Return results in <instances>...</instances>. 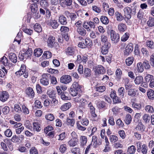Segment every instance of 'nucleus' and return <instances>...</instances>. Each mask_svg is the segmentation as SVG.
I'll use <instances>...</instances> for the list:
<instances>
[{"instance_id": "63", "label": "nucleus", "mask_w": 154, "mask_h": 154, "mask_svg": "<svg viewBox=\"0 0 154 154\" xmlns=\"http://www.w3.org/2000/svg\"><path fill=\"white\" fill-rule=\"evenodd\" d=\"M96 88L97 91L99 92H102L105 90L106 88L105 86L103 85L99 87H96Z\"/></svg>"}, {"instance_id": "16", "label": "nucleus", "mask_w": 154, "mask_h": 154, "mask_svg": "<svg viewBox=\"0 0 154 154\" xmlns=\"http://www.w3.org/2000/svg\"><path fill=\"white\" fill-rule=\"evenodd\" d=\"M8 56L10 60L13 63H15L17 61V57L14 53H11Z\"/></svg>"}, {"instance_id": "44", "label": "nucleus", "mask_w": 154, "mask_h": 154, "mask_svg": "<svg viewBox=\"0 0 154 154\" xmlns=\"http://www.w3.org/2000/svg\"><path fill=\"white\" fill-rule=\"evenodd\" d=\"M101 41L102 43H104V44L106 43H109L108 42L107 37L104 34H102L101 35Z\"/></svg>"}, {"instance_id": "18", "label": "nucleus", "mask_w": 154, "mask_h": 154, "mask_svg": "<svg viewBox=\"0 0 154 154\" xmlns=\"http://www.w3.org/2000/svg\"><path fill=\"white\" fill-rule=\"evenodd\" d=\"M116 79L117 80H120L122 75V71L120 68H117L116 71Z\"/></svg>"}, {"instance_id": "64", "label": "nucleus", "mask_w": 154, "mask_h": 154, "mask_svg": "<svg viewBox=\"0 0 154 154\" xmlns=\"http://www.w3.org/2000/svg\"><path fill=\"white\" fill-rule=\"evenodd\" d=\"M30 154H38V152L37 149L35 147H32L29 150Z\"/></svg>"}, {"instance_id": "4", "label": "nucleus", "mask_w": 154, "mask_h": 154, "mask_svg": "<svg viewBox=\"0 0 154 154\" xmlns=\"http://www.w3.org/2000/svg\"><path fill=\"white\" fill-rule=\"evenodd\" d=\"M83 26L88 31H90L91 28L94 29L95 27V25L93 22L91 21L89 22L86 21L84 23Z\"/></svg>"}, {"instance_id": "55", "label": "nucleus", "mask_w": 154, "mask_h": 154, "mask_svg": "<svg viewBox=\"0 0 154 154\" xmlns=\"http://www.w3.org/2000/svg\"><path fill=\"white\" fill-rule=\"evenodd\" d=\"M72 88H73L76 90L79 91L80 88V87L78 83L77 82H74L73 83L71 87Z\"/></svg>"}, {"instance_id": "50", "label": "nucleus", "mask_w": 154, "mask_h": 154, "mask_svg": "<svg viewBox=\"0 0 154 154\" xmlns=\"http://www.w3.org/2000/svg\"><path fill=\"white\" fill-rule=\"evenodd\" d=\"M91 74V70L88 68H85L84 71V74L86 77H89Z\"/></svg>"}, {"instance_id": "49", "label": "nucleus", "mask_w": 154, "mask_h": 154, "mask_svg": "<svg viewBox=\"0 0 154 154\" xmlns=\"http://www.w3.org/2000/svg\"><path fill=\"white\" fill-rule=\"evenodd\" d=\"M153 79V76L152 75H150L149 74L147 75L145 78V80L147 83H149L150 81H151L152 80V79Z\"/></svg>"}, {"instance_id": "53", "label": "nucleus", "mask_w": 154, "mask_h": 154, "mask_svg": "<svg viewBox=\"0 0 154 154\" xmlns=\"http://www.w3.org/2000/svg\"><path fill=\"white\" fill-rule=\"evenodd\" d=\"M14 111L20 113L22 111L21 108L18 104H15L14 105Z\"/></svg>"}, {"instance_id": "38", "label": "nucleus", "mask_w": 154, "mask_h": 154, "mask_svg": "<svg viewBox=\"0 0 154 154\" xmlns=\"http://www.w3.org/2000/svg\"><path fill=\"white\" fill-rule=\"evenodd\" d=\"M145 110L148 112L152 113L154 112V109L151 106L146 105L145 108Z\"/></svg>"}, {"instance_id": "24", "label": "nucleus", "mask_w": 154, "mask_h": 154, "mask_svg": "<svg viewBox=\"0 0 154 154\" xmlns=\"http://www.w3.org/2000/svg\"><path fill=\"white\" fill-rule=\"evenodd\" d=\"M78 142V139H71L68 142V143L70 146H74L77 144Z\"/></svg>"}, {"instance_id": "12", "label": "nucleus", "mask_w": 154, "mask_h": 154, "mask_svg": "<svg viewBox=\"0 0 154 154\" xmlns=\"http://www.w3.org/2000/svg\"><path fill=\"white\" fill-rule=\"evenodd\" d=\"M9 97V95L6 91L0 93V100L3 102L6 101Z\"/></svg>"}, {"instance_id": "5", "label": "nucleus", "mask_w": 154, "mask_h": 154, "mask_svg": "<svg viewBox=\"0 0 154 154\" xmlns=\"http://www.w3.org/2000/svg\"><path fill=\"white\" fill-rule=\"evenodd\" d=\"M72 81L71 77L68 75H64L60 78V81L61 82L64 84H67L70 83Z\"/></svg>"}, {"instance_id": "41", "label": "nucleus", "mask_w": 154, "mask_h": 154, "mask_svg": "<svg viewBox=\"0 0 154 154\" xmlns=\"http://www.w3.org/2000/svg\"><path fill=\"white\" fill-rule=\"evenodd\" d=\"M52 55V54L51 52L48 51H45L42 56L44 58L47 59L51 57Z\"/></svg>"}, {"instance_id": "8", "label": "nucleus", "mask_w": 154, "mask_h": 154, "mask_svg": "<svg viewBox=\"0 0 154 154\" xmlns=\"http://www.w3.org/2000/svg\"><path fill=\"white\" fill-rule=\"evenodd\" d=\"M133 49V45L130 43L127 45L124 51V56H128L131 53Z\"/></svg>"}, {"instance_id": "26", "label": "nucleus", "mask_w": 154, "mask_h": 154, "mask_svg": "<svg viewBox=\"0 0 154 154\" xmlns=\"http://www.w3.org/2000/svg\"><path fill=\"white\" fill-rule=\"evenodd\" d=\"M80 141L81 146H85L87 141V137L84 136H82L80 137Z\"/></svg>"}, {"instance_id": "19", "label": "nucleus", "mask_w": 154, "mask_h": 154, "mask_svg": "<svg viewBox=\"0 0 154 154\" xmlns=\"http://www.w3.org/2000/svg\"><path fill=\"white\" fill-rule=\"evenodd\" d=\"M131 105L133 108L135 109V110H140L142 109V105L140 103L133 102Z\"/></svg>"}, {"instance_id": "42", "label": "nucleus", "mask_w": 154, "mask_h": 154, "mask_svg": "<svg viewBox=\"0 0 154 154\" xmlns=\"http://www.w3.org/2000/svg\"><path fill=\"white\" fill-rule=\"evenodd\" d=\"M136 151V148L134 145H132L128 148L127 152L130 154L134 153Z\"/></svg>"}, {"instance_id": "21", "label": "nucleus", "mask_w": 154, "mask_h": 154, "mask_svg": "<svg viewBox=\"0 0 154 154\" xmlns=\"http://www.w3.org/2000/svg\"><path fill=\"white\" fill-rule=\"evenodd\" d=\"M59 21L60 24L63 25H66L67 23L66 18L63 15L60 16Z\"/></svg>"}, {"instance_id": "6", "label": "nucleus", "mask_w": 154, "mask_h": 154, "mask_svg": "<svg viewBox=\"0 0 154 154\" xmlns=\"http://www.w3.org/2000/svg\"><path fill=\"white\" fill-rule=\"evenodd\" d=\"M51 77L49 74L46 75V74H43L42 75V77L40 79V82L43 85L46 86L49 84V77Z\"/></svg>"}, {"instance_id": "11", "label": "nucleus", "mask_w": 154, "mask_h": 154, "mask_svg": "<svg viewBox=\"0 0 154 154\" xmlns=\"http://www.w3.org/2000/svg\"><path fill=\"white\" fill-rule=\"evenodd\" d=\"M55 42V38L53 36H50L48 38L47 43L48 46L49 48H53Z\"/></svg>"}, {"instance_id": "59", "label": "nucleus", "mask_w": 154, "mask_h": 154, "mask_svg": "<svg viewBox=\"0 0 154 154\" xmlns=\"http://www.w3.org/2000/svg\"><path fill=\"white\" fill-rule=\"evenodd\" d=\"M4 134L7 137H10L12 136V132L11 129H8L5 131Z\"/></svg>"}, {"instance_id": "46", "label": "nucleus", "mask_w": 154, "mask_h": 154, "mask_svg": "<svg viewBox=\"0 0 154 154\" xmlns=\"http://www.w3.org/2000/svg\"><path fill=\"white\" fill-rule=\"evenodd\" d=\"M78 91L71 87L70 88L69 90L70 93L72 96H76L77 94Z\"/></svg>"}, {"instance_id": "23", "label": "nucleus", "mask_w": 154, "mask_h": 154, "mask_svg": "<svg viewBox=\"0 0 154 154\" xmlns=\"http://www.w3.org/2000/svg\"><path fill=\"white\" fill-rule=\"evenodd\" d=\"M75 49L71 47H68L66 50V54L70 55H73L75 53Z\"/></svg>"}, {"instance_id": "57", "label": "nucleus", "mask_w": 154, "mask_h": 154, "mask_svg": "<svg viewBox=\"0 0 154 154\" xmlns=\"http://www.w3.org/2000/svg\"><path fill=\"white\" fill-rule=\"evenodd\" d=\"M67 124L71 126H73L75 123V120L72 119H69L67 118L66 119Z\"/></svg>"}, {"instance_id": "58", "label": "nucleus", "mask_w": 154, "mask_h": 154, "mask_svg": "<svg viewBox=\"0 0 154 154\" xmlns=\"http://www.w3.org/2000/svg\"><path fill=\"white\" fill-rule=\"evenodd\" d=\"M148 26L149 27H152L154 26V19L149 18V20L147 22V23Z\"/></svg>"}, {"instance_id": "3", "label": "nucleus", "mask_w": 154, "mask_h": 154, "mask_svg": "<svg viewBox=\"0 0 154 154\" xmlns=\"http://www.w3.org/2000/svg\"><path fill=\"white\" fill-rule=\"evenodd\" d=\"M24 139V136L21 134L17 136L16 135H13L11 138V141L15 143L19 144L22 142Z\"/></svg>"}, {"instance_id": "29", "label": "nucleus", "mask_w": 154, "mask_h": 154, "mask_svg": "<svg viewBox=\"0 0 154 154\" xmlns=\"http://www.w3.org/2000/svg\"><path fill=\"white\" fill-rule=\"evenodd\" d=\"M77 31L79 34L82 36H84L86 34V30L83 28H78Z\"/></svg>"}, {"instance_id": "7", "label": "nucleus", "mask_w": 154, "mask_h": 154, "mask_svg": "<svg viewBox=\"0 0 154 154\" xmlns=\"http://www.w3.org/2000/svg\"><path fill=\"white\" fill-rule=\"evenodd\" d=\"M124 19L126 20V19L128 20L131 17V9L128 7H126L124 9Z\"/></svg>"}, {"instance_id": "17", "label": "nucleus", "mask_w": 154, "mask_h": 154, "mask_svg": "<svg viewBox=\"0 0 154 154\" xmlns=\"http://www.w3.org/2000/svg\"><path fill=\"white\" fill-rule=\"evenodd\" d=\"M145 128V127L141 122L139 123L135 128L136 130L139 131L140 132L144 131Z\"/></svg>"}, {"instance_id": "43", "label": "nucleus", "mask_w": 154, "mask_h": 154, "mask_svg": "<svg viewBox=\"0 0 154 154\" xmlns=\"http://www.w3.org/2000/svg\"><path fill=\"white\" fill-rule=\"evenodd\" d=\"M60 30L63 34H67L68 33V32L69 31V28L67 26H61Z\"/></svg>"}, {"instance_id": "48", "label": "nucleus", "mask_w": 154, "mask_h": 154, "mask_svg": "<svg viewBox=\"0 0 154 154\" xmlns=\"http://www.w3.org/2000/svg\"><path fill=\"white\" fill-rule=\"evenodd\" d=\"M50 24L51 26L54 29L57 28L59 26V24L57 22V21L55 20L51 21L50 22Z\"/></svg>"}, {"instance_id": "51", "label": "nucleus", "mask_w": 154, "mask_h": 154, "mask_svg": "<svg viewBox=\"0 0 154 154\" xmlns=\"http://www.w3.org/2000/svg\"><path fill=\"white\" fill-rule=\"evenodd\" d=\"M71 151L74 154H81L80 149L78 147H76L71 149Z\"/></svg>"}, {"instance_id": "35", "label": "nucleus", "mask_w": 154, "mask_h": 154, "mask_svg": "<svg viewBox=\"0 0 154 154\" xmlns=\"http://www.w3.org/2000/svg\"><path fill=\"white\" fill-rule=\"evenodd\" d=\"M30 8L32 12L36 13L38 10V6L36 3H33L30 5Z\"/></svg>"}, {"instance_id": "39", "label": "nucleus", "mask_w": 154, "mask_h": 154, "mask_svg": "<svg viewBox=\"0 0 154 154\" xmlns=\"http://www.w3.org/2000/svg\"><path fill=\"white\" fill-rule=\"evenodd\" d=\"M34 28L35 30L38 33L41 32L42 30L41 26L38 23L35 24L34 26Z\"/></svg>"}, {"instance_id": "25", "label": "nucleus", "mask_w": 154, "mask_h": 154, "mask_svg": "<svg viewBox=\"0 0 154 154\" xmlns=\"http://www.w3.org/2000/svg\"><path fill=\"white\" fill-rule=\"evenodd\" d=\"M136 69L139 72H142L144 70L143 66L141 62L138 63L137 65Z\"/></svg>"}, {"instance_id": "62", "label": "nucleus", "mask_w": 154, "mask_h": 154, "mask_svg": "<svg viewBox=\"0 0 154 154\" xmlns=\"http://www.w3.org/2000/svg\"><path fill=\"white\" fill-rule=\"evenodd\" d=\"M92 8L94 11L97 13H99L101 11L100 8L98 7L96 5L92 6Z\"/></svg>"}, {"instance_id": "31", "label": "nucleus", "mask_w": 154, "mask_h": 154, "mask_svg": "<svg viewBox=\"0 0 154 154\" xmlns=\"http://www.w3.org/2000/svg\"><path fill=\"white\" fill-rule=\"evenodd\" d=\"M43 52L42 50L40 48L35 49L34 52V55L37 57H39L42 54Z\"/></svg>"}, {"instance_id": "28", "label": "nucleus", "mask_w": 154, "mask_h": 154, "mask_svg": "<svg viewBox=\"0 0 154 154\" xmlns=\"http://www.w3.org/2000/svg\"><path fill=\"white\" fill-rule=\"evenodd\" d=\"M71 106V104L70 103H66L63 105L60 108L63 111H65L68 109Z\"/></svg>"}, {"instance_id": "34", "label": "nucleus", "mask_w": 154, "mask_h": 154, "mask_svg": "<svg viewBox=\"0 0 154 154\" xmlns=\"http://www.w3.org/2000/svg\"><path fill=\"white\" fill-rule=\"evenodd\" d=\"M100 21L103 24H107L109 23L108 18L105 16H102L100 18Z\"/></svg>"}, {"instance_id": "13", "label": "nucleus", "mask_w": 154, "mask_h": 154, "mask_svg": "<svg viewBox=\"0 0 154 154\" xmlns=\"http://www.w3.org/2000/svg\"><path fill=\"white\" fill-rule=\"evenodd\" d=\"M26 94L30 98H33L35 96V93L33 89L30 87L28 88L26 90Z\"/></svg>"}, {"instance_id": "52", "label": "nucleus", "mask_w": 154, "mask_h": 154, "mask_svg": "<svg viewBox=\"0 0 154 154\" xmlns=\"http://www.w3.org/2000/svg\"><path fill=\"white\" fill-rule=\"evenodd\" d=\"M143 66L146 69H149L150 68V66L149 65V61L147 60H144L143 63Z\"/></svg>"}, {"instance_id": "10", "label": "nucleus", "mask_w": 154, "mask_h": 154, "mask_svg": "<svg viewBox=\"0 0 154 154\" xmlns=\"http://www.w3.org/2000/svg\"><path fill=\"white\" fill-rule=\"evenodd\" d=\"M110 47L111 44L110 43L104 44L101 48V52L102 54L103 55H106L107 54Z\"/></svg>"}, {"instance_id": "36", "label": "nucleus", "mask_w": 154, "mask_h": 154, "mask_svg": "<svg viewBox=\"0 0 154 154\" xmlns=\"http://www.w3.org/2000/svg\"><path fill=\"white\" fill-rule=\"evenodd\" d=\"M134 59V58L132 57L127 58L125 60L126 65L127 66H130L133 63Z\"/></svg>"}, {"instance_id": "2", "label": "nucleus", "mask_w": 154, "mask_h": 154, "mask_svg": "<svg viewBox=\"0 0 154 154\" xmlns=\"http://www.w3.org/2000/svg\"><path fill=\"white\" fill-rule=\"evenodd\" d=\"M110 38L111 41L114 43H117L119 41L120 36L118 33L116 32L113 30H112L110 32Z\"/></svg>"}, {"instance_id": "32", "label": "nucleus", "mask_w": 154, "mask_h": 154, "mask_svg": "<svg viewBox=\"0 0 154 154\" xmlns=\"http://www.w3.org/2000/svg\"><path fill=\"white\" fill-rule=\"evenodd\" d=\"M118 91L119 95L122 98H123L125 93L124 88L123 87H121L119 88Z\"/></svg>"}, {"instance_id": "30", "label": "nucleus", "mask_w": 154, "mask_h": 154, "mask_svg": "<svg viewBox=\"0 0 154 154\" xmlns=\"http://www.w3.org/2000/svg\"><path fill=\"white\" fill-rule=\"evenodd\" d=\"M32 51L31 49H29L26 52L23 53V56L25 59H27L31 56Z\"/></svg>"}, {"instance_id": "61", "label": "nucleus", "mask_w": 154, "mask_h": 154, "mask_svg": "<svg viewBox=\"0 0 154 154\" xmlns=\"http://www.w3.org/2000/svg\"><path fill=\"white\" fill-rule=\"evenodd\" d=\"M84 42L86 47H87V46L91 47V46L92 45V41L89 38H86L85 39Z\"/></svg>"}, {"instance_id": "15", "label": "nucleus", "mask_w": 154, "mask_h": 154, "mask_svg": "<svg viewBox=\"0 0 154 154\" xmlns=\"http://www.w3.org/2000/svg\"><path fill=\"white\" fill-rule=\"evenodd\" d=\"M147 96L150 100H154V91L150 89L148 90L147 92Z\"/></svg>"}, {"instance_id": "47", "label": "nucleus", "mask_w": 154, "mask_h": 154, "mask_svg": "<svg viewBox=\"0 0 154 154\" xmlns=\"http://www.w3.org/2000/svg\"><path fill=\"white\" fill-rule=\"evenodd\" d=\"M45 119L50 121H52L54 119V117L53 115L51 113H48L45 116Z\"/></svg>"}, {"instance_id": "40", "label": "nucleus", "mask_w": 154, "mask_h": 154, "mask_svg": "<svg viewBox=\"0 0 154 154\" xmlns=\"http://www.w3.org/2000/svg\"><path fill=\"white\" fill-rule=\"evenodd\" d=\"M40 4L41 6L44 8L45 9H46L47 8V7L48 6V3L46 0H42L40 2Z\"/></svg>"}, {"instance_id": "33", "label": "nucleus", "mask_w": 154, "mask_h": 154, "mask_svg": "<svg viewBox=\"0 0 154 154\" xmlns=\"http://www.w3.org/2000/svg\"><path fill=\"white\" fill-rule=\"evenodd\" d=\"M33 128L34 130L37 132L39 131L41 129L40 125L38 122H34L33 123Z\"/></svg>"}, {"instance_id": "22", "label": "nucleus", "mask_w": 154, "mask_h": 154, "mask_svg": "<svg viewBox=\"0 0 154 154\" xmlns=\"http://www.w3.org/2000/svg\"><path fill=\"white\" fill-rule=\"evenodd\" d=\"M143 78L142 76H139L136 77L134 79V82L136 85H139L143 81Z\"/></svg>"}, {"instance_id": "45", "label": "nucleus", "mask_w": 154, "mask_h": 154, "mask_svg": "<svg viewBox=\"0 0 154 154\" xmlns=\"http://www.w3.org/2000/svg\"><path fill=\"white\" fill-rule=\"evenodd\" d=\"M59 149L61 152L62 153H64L67 149L66 145L65 144L61 145L59 147Z\"/></svg>"}, {"instance_id": "56", "label": "nucleus", "mask_w": 154, "mask_h": 154, "mask_svg": "<svg viewBox=\"0 0 154 154\" xmlns=\"http://www.w3.org/2000/svg\"><path fill=\"white\" fill-rule=\"evenodd\" d=\"M129 37V33H128L126 32L125 33V34L122 37L121 40L122 42H125L128 39Z\"/></svg>"}, {"instance_id": "14", "label": "nucleus", "mask_w": 154, "mask_h": 154, "mask_svg": "<svg viewBox=\"0 0 154 154\" xmlns=\"http://www.w3.org/2000/svg\"><path fill=\"white\" fill-rule=\"evenodd\" d=\"M128 95L130 97H136L137 95L136 94V91L133 88H130L127 91Z\"/></svg>"}, {"instance_id": "54", "label": "nucleus", "mask_w": 154, "mask_h": 154, "mask_svg": "<svg viewBox=\"0 0 154 154\" xmlns=\"http://www.w3.org/2000/svg\"><path fill=\"white\" fill-rule=\"evenodd\" d=\"M2 113L4 115H7L9 112V107L8 106H5L3 107L2 106Z\"/></svg>"}, {"instance_id": "9", "label": "nucleus", "mask_w": 154, "mask_h": 154, "mask_svg": "<svg viewBox=\"0 0 154 154\" xmlns=\"http://www.w3.org/2000/svg\"><path fill=\"white\" fill-rule=\"evenodd\" d=\"M94 69L95 72L98 74H103L105 72L104 68L101 65L94 66Z\"/></svg>"}, {"instance_id": "1", "label": "nucleus", "mask_w": 154, "mask_h": 154, "mask_svg": "<svg viewBox=\"0 0 154 154\" xmlns=\"http://www.w3.org/2000/svg\"><path fill=\"white\" fill-rule=\"evenodd\" d=\"M137 148V151L139 153H142L143 154H146L148 152V147L145 144L142 145L140 141L136 143Z\"/></svg>"}, {"instance_id": "60", "label": "nucleus", "mask_w": 154, "mask_h": 154, "mask_svg": "<svg viewBox=\"0 0 154 154\" xmlns=\"http://www.w3.org/2000/svg\"><path fill=\"white\" fill-rule=\"evenodd\" d=\"M47 93L50 98H53L55 97V93L54 91L51 90V91H48L47 92Z\"/></svg>"}, {"instance_id": "20", "label": "nucleus", "mask_w": 154, "mask_h": 154, "mask_svg": "<svg viewBox=\"0 0 154 154\" xmlns=\"http://www.w3.org/2000/svg\"><path fill=\"white\" fill-rule=\"evenodd\" d=\"M127 29V26L126 25L123 23H121L118 25V30L121 32H123Z\"/></svg>"}, {"instance_id": "37", "label": "nucleus", "mask_w": 154, "mask_h": 154, "mask_svg": "<svg viewBox=\"0 0 154 154\" xmlns=\"http://www.w3.org/2000/svg\"><path fill=\"white\" fill-rule=\"evenodd\" d=\"M132 120V118L131 115L130 114L126 115L125 121L126 124L128 125L131 122Z\"/></svg>"}, {"instance_id": "27", "label": "nucleus", "mask_w": 154, "mask_h": 154, "mask_svg": "<svg viewBox=\"0 0 154 154\" xmlns=\"http://www.w3.org/2000/svg\"><path fill=\"white\" fill-rule=\"evenodd\" d=\"M115 16L116 20L119 21H122L124 17L122 16L121 14L119 12L117 11L115 13Z\"/></svg>"}]
</instances>
